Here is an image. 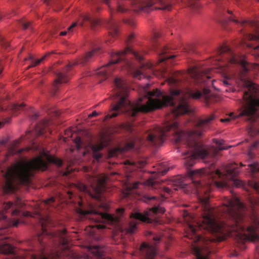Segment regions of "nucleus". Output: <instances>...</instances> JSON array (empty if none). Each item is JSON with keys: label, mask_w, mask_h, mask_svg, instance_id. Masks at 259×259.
I'll return each instance as SVG.
<instances>
[{"label": "nucleus", "mask_w": 259, "mask_h": 259, "mask_svg": "<svg viewBox=\"0 0 259 259\" xmlns=\"http://www.w3.org/2000/svg\"><path fill=\"white\" fill-rule=\"evenodd\" d=\"M118 85L116 103L114 104V117L116 111L125 112L131 117H135L139 112L147 113L161 109L166 106L175 107L172 113L176 116L188 113L190 111L188 100L197 99L202 93L197 90L186 89L185 91L171 90L169 95H164L158 89L152 91H145L143 97H140L136 103H132L127 99L128 85L123 79L114 77V85Z\"/></svg>", "instance_id": "nucleus-1"}, {"label": "nucleus", "mask_w": 259, "mask_h": 259, "mask_svg": "<svg viewBox=\"0 0 259 259\" xmlns=\"http://www.w3.org/2000/svg\"><path fill=\"white\" fill-rule=\"evenodd\" d=\"M214 119L213 115L199 119L193 128L188 132L180 130L176 121L167 122L163 127H157L154 131L149 134L147 140L151 145L158 146L163 143L167 133L171 132L175 136L176 143L184 142L190 149L183 154L184 163L187 166H192L197 158L202 159L205 163L208 162L209 159L215 157L220 151L228 149L223 146L224 141L222 140H213L217 147L204 146L197 141V138L209 129L211 122Z\"/></svg>", "instance_id": "nucleus-2"}, {"label": "nucleus", "mask_w": 259, "mask_h": 259, "mask_svg": "<svg viewBox=\"0 0 259 259\" xmlns=\"http://www.w3.org/2000/svg\"><path fill=\"white\" fill-rule=\"evenodd\" d=\"M239 172L238 164L230 163L226 165L222 171L216 168L213 162L208 169H199L190 172V175L196 189L200 210H214L209 202V193L213 186L218 188L228 187L234 185L238 187L241 182L235 178Z\"/></svg>", "instance_id": "nucleus-3"}, {"label": "nucleus", "mask_w": 259, "mask_h": 259, "mask_svg": "<svg viewBox=\"0 0 259 259\" xmlns=\"http://www.w3.org/2000/svg\"><path fill=\"white\" fill-rule=\"evenodd\" d=\"M48 163L42 157H37L29 161H19L8 167L5 175V183L3 187L5 193L15 191L16 182L23 185H28L31 178L35 170H46Z\"/></svg>", "instance_id": "nucleus-4"}, {"label": "nucleus", "mask_w": 259, "mask_h": 259, "mask_svg": "<svg viewBox=\"0 0 259 259\" xmlns=\"http://www.w3.org/2000/svg\"><path fill=\"white\" fill-rule=\"evenodd\" d=\"M216 60L222 62V66L230 67L236 65L238 68L237 77L241 81L242 85L245 88V91H248V87L245 84V80H248L255 88L258 87L252 82L248 76V72L254 67V65L248 63L243 57L236 55L233 51L227 46L221 47L217 51ZM256 65V64H255Z\"/></svg>", "instance_id": "nucleus-5"}, {"label": "nucleus", "mask_w": 259, "mask_h": 259, "mask_svg": "<svg viewBox=\"0 0 259 259\" xmlns=\"http://www.w3.org/2000/svg\"><path fill=\"white\" fill-rule=\"evenodd\" d=\"M107 177L103 176H92L89 179V182L91 185V189H90L85 185L82 183H78L75 187L79 190L82 194H80L77 197L78 205L80 207H83L85 200L82 195H87L91 198H93L100 204L99 206L101 207L108 208L107 205L105 203V198L104 193L106 190V183Z\"/></svg>", "instance_id": "nucleus-6"}, {"label": "nucleus", "mask_w": 259, "mask_h": 259, "mask_svg": "<svg viewBox=\"0 0 259 259\" xmlns=\"http://www.w3.org/2000/svg\"><path fill=\"white\" fill-rule=\"evenodd\" d=\"M245 82L248 89L242 93V99L240 100L241 111L238 116H244L246 121L252 123L259 115V89L255 88L248 80H245Z\"/></svg>", "instance_id": "nucleus-7"}, {"label": "nucleus", "mask_w": 259, "mask_h": 259, "mask_svg": "<svg viewBox=\"0 0 259 259\" xmlns=\"http://www.w3.org/2000/svg\"><path fill=\"white\" fill-rule=\"evenodd\" d=\"M212 211H204L202 217L198 219L189 211H184L183 217L184 221L187 222L194 236H197L196 229L194 227L193 223L196 222L198 227L207 230L213 234H222L224 231V224L220 223L215 217L210 212Z\"/></svg>", "instance_id": "nucleus-8"}, {"label": "nucleus", "mask_w": 259, "mask_h": 259, "mask_svg": "<svg viewBox=\"0 0 259 259\" xmlns=\"http://www.w3.org/2000/svg\"><path fill=\"white\" fill-rule=\"evenodd\" d=\"M117 212H119L118 215L114 214V236L116 231L129 234H135L140 222H150V219L148 217L149 211H145L146 212L145 214H142L140 211H135V213H131L129 220L126 221L121 217L124 211Z\"/></svg>", "instance_id": "nucleus-9"}, {"label": "nucleus", "mask_w": 259, "mask_h": 259, "mask_svg": "<svg viewBox=\"0 0 259 259\" xmlns=\"http://www.w3.org/2000/svg\"><path fill=\"white\" fill-rule=\"evenodd\" d=\"M230 215H233L235 218V224L239 230V235L245 240L251 241H257L259 240V236L257 233V226H259V220L256 215L253 213L255 218L254 220V225L245 226L242 224L243 216L242 211H228Z\"/></svg>", "instance_id": "nucleus-10"}, {"label": "nucleus", "mask_w": 259, "mask_h": 259, "mask_svg": "<svg viewBox=\"0 0 259 259\" xmlns=\"http://www.w3.org/2000/svg\"><path fill=\"white\" fill-rule=\"evenodd\" d=\"M133 10L136 12L149 13L154 9L170 11L173 0H129Z\"/></svg>", "instance_id": "nucleus-11"}, {"label": "nucleus", "mask_w": 259, "mask_h": 259, "mask_svg": "<svg viewBox=\"0 0 259 259\" xmlns=\"http://www.w3.org/2000/svg\"><path fill=\"white\" fill-rule=\"evenodd\" d=\"M236 18L235 16H231L229 18V20L242 26L247 24L253 28V33H246L244 34V36L248 40L252 41L246 44L247 47L250 49V53L255 57L259 58V25L254 21H240Z\"/></svg>", "instance_id": "nucleus-12"}, {"label": "nucleus", "mask_w": 259, "mask_h": 259, "mask_svg": "<svg viewBox=\"0 0 259 259\" xmlns=\"http://www.w3.org/2000/svg\"><path fill=\"white\" fill-rule=\"evenodd\" d=\"M99 53H100V49L99 48L94 49L92 51L87 53L84 56L78 58L74 63H69L62 72H58L56 75L57 78L55 80L54 84L55 90L57 89V85L58 84L67 82L69 78L68 72L70 70L73 65L75 64L84 65L88 62L92 61L93 58Z\"/></svg>", "instance_id": "nucleus-13"}, {"label": "nucleus", "mask_w": 259, "mask_h": 259, "mask_svg": "<svg viewBox=\"0 0 259 259\" xmlns=\"http://www.w3.org/2000/svg\"><path fill=\"white\" fill-rule=\"evenodd\" d=\"M247 201L248 204H246L236 197L226 198L223 203L225 208L218 210H248V205L252 208L251 210H255V208L259 206V198L254 196H249Z\"/></svg>", "instance_id": "nucleus-14"}, {"label": "nucleus", "mask_w": 259, "mask_h": 259, "mask_svg": "<svg viewBox=\"0 0 259 259\" xmlns=\"http://www.w3.org/2000/svg\"><path fill=\"white\" fill-rule=\"evenodd\" d=\"M81 215L92 214L93 219L98 223L95 227L98 229L105 228L111 229L113 224V217L108 213L107 211H78Z\"/></svg>", "instance_id": "nucleus-15"}, {"label": "nucleus", "mask_w": 259, "mask_h": 259, "mask_svg": "<svg viewBox=\"0 0 259 259\" xmlns=\"http://www.w3.org/2000/svg\"><path fill=\"white\" fill-rule=\"evenodd\" d=\"M135 35L134 34H131L126 39V42L127 46L126 49L122 52H119L117 53L114 52V64L118 63L124 59V55L127 53H134L135 57L140 60H141L143 58L142 57L139 56L137 53L134 52L132 49L130 47L129 44L134 39Z\"/></svg>", "instance_id": "nucleus-16"}, {"label": "nucleus", "mask_w": 259, "mask_h": 259, "mask_svg": "<svg viewBox=\"0 0 259 259\" xmlns=\"http://www.w3.org/2000/svg\"><path fill=\"white\" fill-rule=\"evenodd\" d=\"M156 253V247L154 245H149L143 242L139 250L141 259H154Z\"/></svg>", "instance_id": "nucleus-17"}, {"label": "nucleus", "mask_w": 259, "mask_h": 259, "mask_svg": "<svg viewBox=\"0 0 259 259\" xmlns=\"http://www.w3.org/2000/svg\"><path fill=\"white\" fill-rule=\"evenodd\" d=\"M107 133L102 134L101 136L100 142L93 145L92 147V149L93 151V156L97 160H99L102 156L98 151L110 144V140L106 137L107 136Z\"/></svg>", "instance_id": "nucleus-18"}, {"label": "nucleus", "mask_w": 259, "mask_h": 259, "mask_svg": "<svg viewBox=\"0 0 259 259\" xmlns=\"http://www.w3.org/2000/svg\"><path fill=\"white\" fill-rule=\"evenodd\" d=\"M4 239V237H0V253L9 255L10 256L8 259H19V256L15 252L14 247L7 242L3 241ZM5 239H6V238H5Z\"/></svg>", "instance_id": "nucleus-19"}, {"label": "nucleus", "mask_w": 259, "mask_h": 259, "mask_svg": "<svg viewBox=\"0 0 259 259\" xmlns=\"http://www.w3.org/2000/svg\"><path fill=\"white\" fill-rule=\"evenodd\" d=\"M99 24V20L90 14H85L81 16L78 22V24L80 26H90L92 29L95 28Z\"/></svg>", "instance_id": "nucleus-20"}, {"label": "nucleus", "mask_w": 259, "mask_h": 259, "mask_svg": "<svg viewBox=\"0 0 259 259\" xmlns=\"http://www.w3.org/2000/svg\"><path fill=\"white\" fill-rule=\"evenodd\" d=\"M113 60H111L108 64L95 71V74L101 79L100 83L109 77L110 73L113 70Z\"/></svg>", "instance_id": "nucleus-21"}, {"label": "nucleus", "mask_w": 259, "mask_h": 259, "mask_svg": "<svg viewBox=\"0 0 259 259\" xmlns=\"http://www.w3.org/2000/svg\"><path fill=\"white\" fill-rule=\"evenodd\" d=\"M140 199L147 203L153 205L148 210H165V208H163L159 205V200L157 196L145 194L141 196Z\"/></svg>", "instance_id": "nucleus-22"}, {"label": "nucleus", "mask_w": 259, "mask_h": 259, "mask_svg": "<svg viewBox=\"0 0 259 259\" xmlns=\"http://www.w3.org/2000/svg\"><path fill=\"white\" fill-rule=\"evenodd\" d=\"M190 74L198 83H204L211 78L210 76L200 72L195 68H193L190 70Z\"/></svg>", "instance_id": "nucleus-23"}, {"label": "nucleus", "mask_w": 259, "mask_h": 259, "mask_svg": "<svg viewBox=\"0 0 259 259\" xmlns=\"http://www.w3.org/2000/svg\"><path fill=\"white\" fill-rule=\"evenodd\" d=\"M192 251L196 256V259L209 258L210 252L207 248H202L197 246H194L192 248Z\"/></svg>", "instance_id": "nucleus-24"}, {"label": "nucleus", "mask_w": 259, "mask_h": 259, "mask_svg": "<svg viewBox=\"0 0 259 259\" xmlns=\"http://www.w3.org/2000/svg\"><path fill=\"white\" fill-rule=\"evenodd\" d=\"M6 212L0 211V223L5 224L6 226H17L19 223V221L8 219L5 213Z\"/></svg>", "instance_id": "nucleus-25"}, {"label": "nucleus", "mask_w": 259, "mask_h": 259, "mask_svg": "<svg viewBox=\"0 0 259 259\" xmlns=\"http://www.w3.org/2000/svg\"><path fill=\"white\" fill-rule=\"evenodd\" d=\"M103 3L108 6L110 8V2L109 0H90V4L92 7L93 13L98 12L101 10L100 4Z\"/></svg>", "instance_id": "nucleus-26"}, {"label": "nucleus", "mask_w": 259, "mask_h": 259, "mask_svg": "<svg viewBox=\"0 0 259 259\" xmlns=\"http://www.w3.org/2000/svg\"><path fill=\"white\" fill-rule=\"evenodd\" d=\"M185 74L181 71L176 72L172 76L167 79V82L170 84H177L182 81Z\"/></svg>", "instance_id": "nucleus-27"}, {"label": "nucleus", "mask_w": 259, "mask_h": 259, "mask_svg": "<svg viewBox=\"0 0 259 259\" xmlns=\"http://www.w3.org/2000/svg\"><path fill=\"white\" fill-rule=\"evenodd\" d=\"M49 124V121L48 120L41 121L40 123L35 125L34 132L36 135H42L46 133V127Z\"/></svg>", "instance_id": "nucleus-28"}, {"label": "nucleus", "mask_w": 259, "mask_h": 259, "mask_svg": "<svg viewBox=\"0 0 259 259\" xmlns=\"http://www.w3.org/2000/svg\"><path fill=\"white\" fill-rule=\"evenodd\" d=\"M159 55V63L164 62L168 59L175 57V55H168V49L166 48H161L159 51H157Z\"/></svg>", "instance_id": "nucleus-29"}, {"label": "nucleus", "mask_w": 259, "mask_h": 259, "mask_svg": "<svg viewBox=\"0 0 259 259\" xmlns=\"http://www.w3.org/2000/svg\"><path fill=\"white\" fill-rule=\"evenodd\" d=\"M139 184V182L132 183L128 181V179L127 178V180L125 182V186L127 190L126 192L124 193V197L125 198H130L131 197V194L132 190L133 189H137L138 187Z\"/></svg>", "instance_id": "nucleus-30"}, {"label": "nucleus", "mask_w": 259, "mask_h": 259, "mask_svg": "<svg viewBox=\"0 0 259 259\" xmlns=\"http://www.w3.org/2000/svg\"><path fill=\"white\" fill-rule=\"evenodd\" d=\"M135 144V140H132L131 141L126 142L123 147H116L114 145V156H115L117 152H124L127 150H130L134 148Z\"/></svg>", "instance_id": "nucleus-31"}, {"label": "nucleus", "mask_w": 259, "mask_h": 259, "mask_svg": "<svg viewBox=\"0 0 259 259\" xmlns=\"http://www.w3.org/2000/svg\"><path fill=\"white\" fill-rule=\"evenodd\" d=\"M35 212H36V214L40 218V223L41 224L42 229L44 233H46L45 228L51 224V220L50 218L48 215L42 217L40 213V211Z\"/></svg>", "instance_id": "nucleus-32"}, {"label": "nucleus", "mask_w": 259, "mask_h": 259, "mask_svg": "<svg viewBox=\"0 0 259 259\" xmlns=\"http://www.w3.org/2000/svg\"><path fill=\"white\" fill-rule=\"evenodd\" d=\"M92 251L95 257V259H105L104 257V251L100 246H95L92 249Z\"/></svg>", "instance_id": "nucleus-33"}, {"label": "nucleus", "mask_w": 259, "mask_h": 259, "mask_svg": "<svg viewBox=\"0 0 259 259\" xmlns=\"http://www.w3.org/2000/svg\"><path fill=\"white\" fill-rule=\"evenodd\" d=\"M146 71L145 67L141 68L140 70H135L133 73V77L138 79H141L142 77H148V76L146 74Z\"/></svg>", "instance_id": "nucleus-34"}, {"label": "nucleus", "mask_w": 259, "mask_h": 259, "mask_svg": "<svg viewBox=\"0 0 259 259\" xmlns=\"http://www.w3.org/2000/svg\"><path fill=\"white\" fill-rule=\"evenodd\" d=\"M52 53H53V52L49 53L47 54L46 55H45V56H44L43 57H42L40 59H38V60H35V61L33 60V58H32V57L30 56L29 59L30 60H32V61H31V64L28 67V68H31V67H35V66L39 65L42 61L45 60L46 59V58L48 56H49Z\"/></svg>", "instance_id": "nucleus-35"}, {"label": "nucleus", "mask_w": 259, "mask_h": 259, "mask_svg": "<svg viewBox=\"0 0 259 259\" xmlns=\"http://www.w3.org/2000/svg\"><path fill=\"white\" fill-rule=\"evenodd\" d=\"M189 7L194 11H197L200 8V5L196 0H188Z\"/></svg>", "instance_id": "nucleus-36"}, {"label": "nucleus", "mask_w": 259, "mask_h": 259, "mask_svg": "<svg viewBox=\"0 0 259 259\" xmlns=\"http://www.w3.org/2000/svg\"><path fill=\"white\" fill-rule=\"evenodd\" d=\"M48 162L50 163H54L59 166H60L62 164V161L61 159H58L56 157L52 156H48L47 158Z\"/></svg>", "instance_id": "nucleus-37"}, {"label": "nucleus", "mask_w": 259, "mask_h": 259, "mask_svg": "<svg viewBox=\"0 0 259 259\" xmlns=\"http://www.w3.org/2000/svg\"><path fill=\"white\" fill-rule=\"evenodd\" d=\"M249 186L252 188L257 193L259 194V182L255 181H249Z\"/></svg>", "instance_id": "nucleus-38"}, {"label": "nucleus", "mask_w": 259, "mask_h": 259, "mask_svg": "<svg viewBox=\"0 0 259 259\" xmlns=\"http://www.w3.org/2000/svg\"><path fill=\"white\" fill-rule=\"evenodd\" d=\"M77 23L76 22L73 23L71 26H70L67 28V31H64L61 32L60 33V35L64 36V35H66L67 33H68L69 34H71L73 32V29L77 25Z\"/></svg>", "instance_id": "nucleus-39"}, {"label": "nucleus", "mask_w": 259, "mask_h": 259, "mask_svg": "<svg viewBox=\"0 0 259 259\" xmlns=\"http://www.w3.org/2000/svg\"><path fill=\"white\" fill-rule=\"evenodd\" d=\"M123 128L127 132L133 134L134 133V126L133 123H127L122 125Z\"/></svg>", "instance_id": "nucleus-40"}, {"label": "nucleus", "mask_w": 259, "mask_h": 259, "mask_svg": "<svg viewBox=\"0 0 259 259\" xmlns=\"http://www.w3.org/2000/svg\"><path fill=\"white\" fill-rule=\"evenodd\" d=\"M63 1L64 0H44V2L47 5H54L58 7L62 3Z\"/></svg>", "instance_id": "nucleus-41"}, {"label": "nucleus", "mask_w": 259, "mask_h": 259, "mask_svg": "<svg viewBox=\"0 0 259 259\" xmlns=\"http://www.w3.org/2000/svg\"><path fill=\"white\" fill-rule=\"evenodd\" d=\"M248 166L250 167V170L252 172L259 171V163L254 162L249 164Z\"/></svg>", "instance_id": "nucleus-42"}, {"label": "nucleus", "mask_w": 259, "mask_h": 259, "mask_svg": "<svg viewBox=\"0 0 259 259\" xmlns=\"http://www.w3.org/2000/svg\"><path fill=\"white\" fill-rule=\"evenodd\" d=\"M18 23L20 25L22 26L24 29H26L29 27L31 24V22L30 21H25L24 20H21L18 22Z\"/></svg>", "instance_id": "nucleus-43"}, {"label": "nucleus", "mask_w": 259, "mask_h": 259, "mask_svg": "<svg viewBox=\"0 0 259 259\" xmlns=\"http://www.w3.org/2000/svg\"><path fill=\"white\" fill-rule=\"evenodd\" d=\"M169 168H167L164 164L160 166V167L158 168V172L161 175L163 176L166 174Z\"/></svg>", "instance_id": "nucleus-44"}, {"label": "nucleus", "mask_w": 259, "mask_h": 259, "mask_svg": "<svg viewBox=\"0 0 259 259\" xmlns=\"http://www.w3.org/2000/svg\"><path fill=\"white\" fill-rule=\"evenodd\" d=\"M0 43L2 46L5 48H8L10 45V42L6 40L4 37L0 34Z\"/></svg>", "instance_id": "nucleus-45"}, {"label": "nucleus", "mask_w": 259, "mask_h": 259, "mask_svg": "<svg viewBox=\"0 0 259 259\" xmlns=\"http://www.w3.org/2000/svg\"><path fill=\"white\" fill-rule=\"evenodd\" d=\"M146 185L151 186L152 188H156V181L153 179H149L146 182Z\"/></svg>", "instance_id": "nucleus-46"}, {"label": "nucleus", "mask_w": 259, "mask_h": 259, "mask_svg": "<svg viewBox=\"0 0 259 259\" xmlns=\"http://www.w3.org/2000/svg\"><path fill=\"white\" fill-rule=\"evenodd\" d=\"M24 106V105L22 104H14L12 106V110L13 112H16L17 110L22 109Z\"/></svg>", "instance_id": "nucleus-47"}, {"label": "nucleus", "mask_w": 259, "mask_h": 259, "mask_svg": "<svg viewBox=\"0 0 259 259\" xmlns=\"http://www.w3.org/2000/svg\"><path fill=\"white\" fill-rule=\"evenodd\" d=\"M75 143L76 145L77 149H79L82 147V142L80 137H77L75 139Z\"/></svg>", "instance_id": "nucleus-48"}, {"label": "nucleus", "mask_w": 259, "mask_h": 259, "mask_svg": "<svg viewBox=\"0 0 259 259\" xmlns=\"http://www.w3.org/2000/svg\"><path fill=\"white\" fill-rule=\"evenodd\" d=\"M66 233V230L65 229H63L61 233L60 234V237L61 239L62 240V243L64 244H67L68 243V240L65 238L64 236Z\"/></svg>", "instance_id": "nucleus-49"}, {"label": "nucleus", "mask_w": 259, "mask_h": 259, "mask_svg": "<svg viewBox=\"0 0 259 259\" xmlns=\"http://www.w3.org/2000/svg\"><path fill=\"white\" fill-rule=\"evenodd\" d=\"M125 164H128V165H130V166L132 167L131 168V170H134L136 167H138V166L137 165V164L134 161H130L129 160H127L125 163Z\"/></svg>", "instance_id": "nucleus-50"}, {"label": "nucleus", "mask_w": 259, "mask_h": 259, "mask_svg": "<svg viewBox=\"0 0 259 259\" xmlns=\"http://www.w3.org/2000/svg\"><path fill=\"white\" fill-rule=\"evenodd\" d=\"M55 202V198L51 197L45 201V204L47 205H52V203Z\"/></svg>", "instance_id": "nucleus-51"}, {"label": "nucleus", "mask_w": 259, "mask_h": 259, "mask_svg": "<svg viewBox=\"0 0 259 259\" xmlns=\"http://www.w3.org/2000/svg\"><path fill=\"white\" fill-rule=\"evenodd\" d=\"M117 10L120 12L124 13L127 11V9L122 7L121 5L118 4L117 7Z\"/></svg>", "instance_id": "nucleus-52"}, {"label": "nucleus", "mask_w": 259, "mask_h": 259, "mask_svg": "<svg viewBox=\"0 0 259 259\" xmlns=\"http://www.w3.org/2000/svg\"><path fill=\"white\" fill-rule=\"evenodd\" d=\"M118 85H117V84H115V85L114 86V102H115V98H116V101L117 100L116 93H117V92H119V88H118Z\"/></svg>", "instance_id": "nucleus-53"}, {"label": "nucleus", "mask_w": 259, "mask_h": 259, "mask_svg": "<svg viewBox=\"0 0 259 259\" xmlns=\"http://www.w3.org/2000/svg\"><path fill=\"white\" fill-rule=\"evenodd\" d=\"M11 118L8 117L5 119L4 121H0V128L4 126L6 123H9L10 121Z\"/></svg>", "instance_id": "nucleus-54"}, {"label": "nucleus", "mask_w": 259, "mask_h": 259, "mask_svg": "<svg viewBox=\"0 0 259 259\" xmlns=\"http://www.w3.org/2000/svg\"><path fill=\"white\" fill-rule=\"evenodd\" d=\"M31 135V132L30 131H28L26 132V135L24 138H23V139H30V136Z\"/></svg>", "instance_id": "nucleus-55"}, {"label": "nucleus", "mask_w": 259, "mask_h": 259, "mask_svg": "<svg viewBox=\"0 0 259 259\" xmlns=\"http://www.w3.org/2000/svg\"><path fill=\"white\" fill-rule=\"evenodd\" d=\"M113 34L111 31H109V36L107 41L110 42L112 41Z\"/></svg>", "instance_id": "nucleus-56"}, {"label": "nucleus", "mask_w": 259, "mask_h": 259, "mask_svg": "<svg viewBox=\"0 0 259 259\" xmlns=\"http://www.w3.org/2000/svg\"><path fill=\"white\" fill-rule=\"evenodd\" d=\"M99 114V113H98L96 111H93L91 114H90L88 115L89 118H92L93 117L97 116Z\"/></svg>", "instance_id": "nucleus-57"}, {"label": "nucleus", "mask_w": 259, "mask_h": 259, "mask_svg": "<svg viewBox=\"0 0 259 259\" xmlns=\"http://www.w3.org/2000/svg\"><path fill=\"white\" fill-rule=\"evenodd\" d=\"M223 83L226 85H230L231 84L230 80L228 78L224 79L223 80Z\"/></svg>", "instance_id": "nucleus-58"}, {"label": "nucleus", "mask_w": 259, "mask_h": 259, "mask_svg": "<svg viewBox=\"0 0 259 259\" xmlns=\"http://www.w3.org/2000/svg\"><path fill=\"white\" fill-rule=\"evenodd\" d=\"M163 191L168 194H170L171 192V190L168 187H164Z\"/></svg>", "instance_id": "nucleus-59"}, {"label": "nucleus", "mask_w": 259, "mask_h": 259, "mask_svg": "<svg viewBox=\"0 0 259 259\" xmlns=\"http://www.w3.org/2000/svg\"><path fill=\"white\" fill-rule=\"evenodd\" d=\"M39 116V114L37 113H35L31 117L32 120H36Z\"/></svg>", "instance_id": "nucleus-60"}, {"label": "nucleus", "mask_w": 259, "mask_h": 259, "mask_svg": "<svg viewBox=\"0 0 259 259\" xmlns=\"http://www.w3.org/2000/svg\"><path fill=\"white\" fill-rule=\"evenodd\" d=\"M12 205H13V203L9 202L6 204L5 209H9L12 207Z\"/></svg>", "instance_id": "nucleus-61"}, {"label": "nucleus", "mask_w": 259, "mask_h": 259, "mask_svg": "<svg viewBox=\"0 0 259 259\" xmlns=\"http://www.w3.org/2000/svg\"><path fill=\"white\" fill-rule=\"evenodd\" d=\"M67 195L70 199H71L73 197L74 194L71 191H68L67 193Z\"/></svg>", "instance_id": "nucleus-62"}, {"label": "nucleus", "mask_w": 259, "mask_h": 259, "mask_svg": "<svg viewBox=\"0 0 259 259\" xmlns=\"http://www.w3.org/2000/svg\"><path fill=\"white\" fill-rule=\"evenodd\" d=\"M160 34L158 33H155L154 34V37L153 38V42L156 44V38L159 37Z\"/></svg>", "instance_id": "nucleus-63"}, {"label": "nucleus", "mask_w": 259, "mask_h": 259, "mask_svg": "<svg viewBox=\"0 0 259 259\" xmlns=\"http://www.w3.org/2000/svg\"><path fill=\"white\" fill-rule=\"evenodd\" d=\"M153 240L157 242H159L160 240V238L158 236H155L153 237Z\"/></svg>", "instance_id": "nucleus-64"}]
</instances>
